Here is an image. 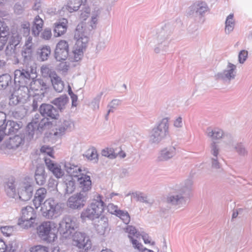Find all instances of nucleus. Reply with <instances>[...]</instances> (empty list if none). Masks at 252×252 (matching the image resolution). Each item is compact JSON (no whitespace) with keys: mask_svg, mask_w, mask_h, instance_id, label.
<instances>
[{"mask_svg":"<svg viewBox=\"0 0 252 252\" xmlns=\"http://www.w3.org/2000/svg\"><path fill=\"white\" fill-rule=\"evenodd\" d=\"M220 151V147L219 144L213 141L210 145V152L213 157H218Z\"/></svg>","mask_w":252,"mask_h":252,"instance_id":"09e8293b","label":"nucleus"},{"mask_svg":"<svg viewBox=\"0 0 252 252\" xmlns=\"http://www.w3.org/2000/svg\"><path fill=\"white\" fill-rule=\"evenodd\" d=\"M36 77V76L31 77L29 72L24 69L22 70L17 69L14 72V79H35Z\"/></svg>","mask_w":252,"mask_h":252,"instance_id":"a19ab883","label":"nucleus"},{"mask_svg":"<svg viewBox=\"0 0 252 252\" xmlns=\"http://www.w3.org/2000/svg\"><path fill=\"white\" fill-rule=\"evenodd\" d=\"M30 252H49L48 248L41 245H37L32 247Z\"/></svg>","mask_w":252,"mask_h":252,"instance_id":"0e129e2a","label":"nucleus"},{"mask_svg":"<svg viewBox=\"0 0 252 252\" xmlns=\"http://www.w3.org/2000/svg\"><path fill=\"white\" fill-rule=\"evenodd\" d=\"M169 134V119L163 118L151 131L149 142L152 144H158Z\"/></svg>","mask_w":252,"mask_h":252,"instance_id":"39448f33","label":"nucleus"},{"mask_svg":"<svg viewBox=\"0 0 252 252\" xmlns=\"http://www.w3.org/2000/svg\"><path fill=\"white\" fill-rule=\"evenodd\" d=\"M107 210L108 211L112 214H114L116 216L118 213V211L120 210L118 209L117 206L114 205L113 204L110 203L107 206Z\"/></svg>","mask_w":252,"mask_h":252,"instance_id":"69168bd1","label":"nucleus"},{"mask_svg":"<svg viewBox=\"0 0 252 252\" xmlns=\"http://www.w3.org/2000/svg\"><path fill=\"white\" fill-rule=\"evenodd\" d=\"M12 245H6L4 241L0 239V252H14Z\"/></svg>","mask_w":252,"mask_h":252,"instance_id":"5fc2aeb1","label":"nucleus"},{"mask_svg":"<svg viewBox=\"0 0 252 252\" xmlns=\"http://www.w3.org/2000/svg\"><path fill=\"white\" fill-rule=\"evenodd\" d=\"M21 37L18 34H13L9 40V44L15 47L20 43Z\"/></svg>","mask_w":252,"mask_h":252,"instance_id":"6e6d98bb","label":"nucleus"},{"mask_svg":"<svg viewBox=\"0 0 252 252\" xmlns=\"http://www.w3.org/2000/svg\"><path fill=\"white\" fill-rule=\"evenodd\" d=\"M68 101V98L66 95H63L55 98L52 103L62 111L65 108V106Z\"/></svg>","mask_w":252,"mask_h":252,"instance_id":"4c0bfd02","label":"nucleus"},{"mask_svg":"<svg viewBox=\"0 0 252 252\" xmlns=\"http://www.w3.org/2000/svg\"><path fill=\"white\" fill-rule=\"evenodd\" d=\"M36 217L35 210L31 206H27L21 210V217L18 224L25 229L32 227L35 223Z\"/></svg>","mask_w":252,"mask_h":252,"instance_id":"6e6552de","label":"nucleus"},{"mask_svg":"<svg viewBox=\"0 0 252 252\" xmlns=\"http://www.w3.org/2000/svg\"><path fill=\"white\" fill-rule=\"evenodd\" d=\"M33 50L34 47H30L28 45L23 46L21 52L23 64H28L32 61Z\"/></svg>","mask_w":252,"mask_h":252,"instance_id":"c756f323","label":"nucleus"},{"mask_svg":"<svg viewBox=\"0 0 252 252\" xmlns=\"http://www.w3.org/2000/svg\"><path fill=\"white\" fill-rule=\"evenodd\" d=\"M18 84L17 80H0V90L7 88L10 92H12V90L17 89Z\"/></svg>","mask_w":252,"mask_h":252,"instance_id":"2f4dec72","label":"nucleus"},{"mask_svg":"<svg viewBox=\"0 0 252 252\" xmlns=\"http://www.w3.org/2000/svg\"><path fill=\"white\" fill-rule=\"evenodd\" d=\"M51 125V123L49 121L47 118H43L37 126H35L37 130L39 132H41L45 129L48 128Z\"/></svg>","mask_w":252,"mask_h":252,"instance_id":"37998d69","label":"nucleus"},{"mask_svg":"<svg viewBox=\"0 0 252 252\" xmlns=\"http://www.w3.org/2000/svg\"><path fill=\"white\" fill-rule=\"evenodd\" d=\"M206 133L208 137L212 138V140H219L221 138H228L229 140V135H225L223 131L218 128H212L208 127L207 128Z\"/></svg>","mask_w":252,"mask_h":252,"instance_id":"5701e85b","label":"nucleus"},{"mask_svg":"<svg viewBox=\"0 0 252 252\" xmlns=\"http://www.w3.org/2000/svg\"><path fill=\"white\" fill-rule=\"evenodd\" d=\"M39 112L44 118L49 117L51 119H58L59 117V111L49 104H42L39 107Z\"/></svg>","mask_w":252,"mask_h":252,"instance_id":"4468645a","label":"nucleus"},{"mask_svg":"<svg viewBox=\"0 0 252 252\" xmlns=\"http://www.w3.org/2000/svg\"><path fill=\"white\" fill-rule=\"evenodd\" d=\"M88 198V193L79 192L70 196L67 200V204L71 209H80L85 206Z\"/></svg>","mask_w":252,"mask_h":252,"instance_id":"9b49d317","label":"nucleus"},{"mask_svg":"<svg viewBox=\"0 0 252 252\" xmlns=\"http://www.w3.org/2000/svg\"><path fill=\"white\" fill-rule=\"evenodd\" d=\"M38 131L37 130L36 126L32 123H29L27 126V138L31 140L34 134L37 133Z\"/></svg>","mask_w":252,"mask_h":252,"instance_id":"de8ad7c7","label":"nucleus"},{"mask_svg":"<svg viewBox=\"0 0 252 252\" xmlns=\"http://www.w3.org/2000/svg\"><path fill=\"white\" fill-rule=\"evenodd\" d=\"M177 149L175 146L170 145L161 149L158 153L157 159L158 161H166L175 156Z\"/></svg>","mask_w":252,"mask_h":252,"instance_id":"ddd939ff","label":"nucleus"},{"mask_svg":"<svg viewBox=\"0 0 252 252\" xmlns=\"http://www.w3.org/2000/svg\"><path fill=\"white\" fill-rule=\"evenodd\" d=\"M104 203L102 196L97 193L94 194L91 203L81 213V218L93 220L98 218L104 211Z\"/></svg>","mask_w":252,"mask_h":252,"instance_id":"7ed1b4c3","label":"nucleus"},{"mask_svg":"<svg viewBox=\"0 0 252 252\" xmlns=\"http://www.w3.org/2000/svg\"><path fill=\"white\" fill-rule=\"evenodd\" d=\"M105 14L106 13L102 8L95 7L92 13V18L90 24H86L83 22H81V23L85 24L86 26L89 28L91 33L92 30L95 27V24L97 23V19L99 18H103Z\"/></svg>","mask_w":252,"mask_h":252,"instance_id":"6ab92c4d","label":"nucleus"},{"mask_svg":"<svg viewBox=\"0 0 252 252\" xmlns=\"http://www.w3.org/2000/svg\"><path fill=\"white\" fill-rule=\"evenodd\" d=\"M90 30L83 23H79L74 31V38L76 43L71 53L69 52V45L64 40H60L56 45L54 58L57 61L63 62L67 58L72 62H78L83 57L90 39Z\"/></svg>","mask_w":252,"mask_h":252,"instance_id":"f257e3e1","label":"nucleus"},{"mask_svg":"<svg viewBox=\"0 0 252 252\" xmlns=\"http://www.w3.org/2000/svg\"><path fill=\"white\" fill-rule=\"evenodd\" d=\"M102 156L107 157L110 159L115 158L117 156V153H115L114 150L112 148H106L101 151Z\"/></svg>","mask_w":252,"mask_h":252,"instance_id":"49530a36","label":"nucleus"},{"mask_svg":"<svg viewBox=\"0 0 252 252\" xmlns=\"http://www.w3.org/2000/svg\"><path fill=\"white\" fill-rule=\"evenodd\" d=\"M102 95V93L98 94L96 97L94 98L92 102V105L94 110L98 109L99 108V103Z\"/></svg>","mask_w":252,"mask_h":252,"instance_id":"e2e57ef3","label":"nucleus"},{"mask_svg":"<svg viewBox=\"0 0 252 252\" xmlns=\"http://www.w3.org/2000/svg\"><path fill=\"white\" fill-rule=\"evenodd\" d=\"M40 151L41 153H46L47 155L52 157L53 150L50 147L47 146H43L41 147Z\"/></svg>","mask_w":252,"mask_h":252,"instance_id":"338daca9","label":"nucleus"},{"mask_svg":"<svg viewBox=\"0 0 252 252\" xmlns=\"http://www.w3.org/2000/svg\"><path fill=\"white\" fill-rule=\"evenodd\" d=\"M234 140L231 136H229V141L227 142L228 144H232L234 151L241 156H245L247 155L248 152L244 144L241 142L233 144Z\"/></svg>","mask_w":252,"mask_h":252,"instance_id":"bb28decb","label":"nucleus"},{"mask_svg":"<svg viewBox=\"0 0 252 252\" xmlns=\"http://www.w3.org/2000/svg\"><path fill=\"white\" fill-rule=\"evenodd\" d=\"M54 89L58 93L62 92L64 89V83L62 80H50Z\"/></svg>","mask_w":252,"mask_h":252,"instance_id":"8fccbe9b","label":"nucleus"},{"mask_svg":"<svg viewBox=\"0 0 252 252\" xmlns=\"http://www.w3.org/2000/svg\"><path fill=\"white\" fill-rule=\"evenodd\" d=\"M78 226L79 223L75 217L66 215L59 222L58 231L63 238H70Z\"/></svg>","mask_w":252,"mask_h":252,"instance_id":"423d86ee","label":"nucleus"},{"mask_svg":"<svg viewBox=\"0 0 252 252\" xmlns=\"http://www.w3.org/2000/svg\"><path fill=\"white\" fill-rule=\"evenodd\" d=\"M182 193H170L166 197L167 203L177 206L178 208L184 206L186 204V199Z\"/></svg>","mask_w":252,"mask_h":252,"instance_id":"dca6fc26","label":"nucleus"},{"mask_svg":"<svg viewBox=\"0 0 252 252\" xmlns=\"http://www.w3.org/2000/svg\"><path fill=\"white\" fill-rule=\"evenodd\" d=\"M44 161L48 169L51 171L53 175L57 178L62 177L64 175V171L62 169V165L54 163L50 158H45Z\"/></svg>","mask_w":252,"mask_h":252,"instance_id":"f3484780","label":"nucleus"},{"mask_svg":"<svg viewBox=\"0 0 252 252\" xmlns=\"http://www.w3.org/2000/svg\"><path fill=\"white\" fill-rule=\"evenodd\" d=\"M231 80H211V87L215 88H225L230 84Z\"/></svg>","mask_w":252,"mask_h":252,"instance_id":"58836bf2","label":"nucleus"},{"mask_svg":"<svg viewBox=\"0 0 252 252\" xmlns=\"http://www.w3.org/2000/svg\"><path fill=\"white\" fill-rule=\"evenodd\" d=\"M62 205L53 197L49 198L42 204L40 208L42 215L48 219H55L62 214L63 210Z\"/></svg>","mask_w":252,"mask_h":252,"instance_id":"20e7f679","label":"nucleus"},{"mask_svg":"<svg viewBox=\"0 0 252 252\" xmlns=\"http://www.w3.org/2000/svg\"><path fill=\"white\" fill-rule=\"evenodd\" d=\"M22 28L24 36H28L30 32V24L29 23L23 24L22 25Z\"/></svg>","mask_w":252,"mask_h":252,"instance_id":"774afa93","label":"nucleus"},{"mask_svg":"<svg viewBox=\"0 0 252 252\" xmlns=\"http://www.w3.org/2000/svg\"><path fill=\"white\" fill-rule=\"evenodd\" d=\"M87 0H68L67 9L72 11H77L80 7L83 5H84Z\"/></svg>","mask_w":252,"mask_h":252,"instance_id":"f704fd0d","label":"nucleus"},{"mask_svg":"<svg viewBox=\"0 0 252 252\" xmlns=\"http://www.w3.org/2000/svg\"><path fill=\"white\" fill-rule=\"evenodd\" d=\"M16 183L13 179L9 180L5 185V189L7 195L11 197L17 199V194L16 187H17Z\"/></svg>","mask_w":252,"mask_h":252,"instance_id":"393cba45","label":"nucleus"},{"mask_svg":"<svg viewBox=\"0 0 252 252\" xmlns=\"http://www.w3.org/2000/svg\"><path fill=\"white\" fill-rule=\"evenodd\" d=\"M24 142V139L19 135L10 136L6 143V147L9 149H16Z\"/></svg>","mask_w":252,"mask_h":252,"instance_id":"7c9ffc66","label":"nucleus"},{"mask_svg":"<svg viewBox=\"0 0 252 252\" xmlns=\"http://www.w3.org/2000/svg\"><path fill=\"white\" fill-rule=\"evenodd\" d=\"M116 216L120 218L126 224H128L130 221V216L126 211L120 210Z\"/></svg>","mask_w":252,"mask_h":252,"instance_id":"3c124183","label":"nucleus"},{"mask_svg":"<svg viewBox=\"0 0 252 252\" xmlns=\"http://www.w3.org/2000/svg\"><path fill=\"white\" fill-rule=\"evenodd\" d=\"M234 24L233 14H230L227 17L225 21V31L226 32L227 31L228 33L232 31Z\"/></svg>","mask_w":252,"mask_h":252,"instance_id":"a18cd8bd","label":"nucleus"},{"mask_svg":"<svg viewBox=\"0 0 252 252\" xmlns=\"http://www.w3.org/2000/svg\"><path fill=\"white\" fill-rule=\"evenodd\" d=\"M43 80H32V81L30 82V84L29 86H27L25 84H27V83H26L25 80L24 81V83L23 84H21V85H25L26 86L28 87L29 88V90H32V91L35 90L37 91L39 89L38 87H36V84H42V86H43Z\"/></svg>","mask_w":252,"mask_h":252,"instance_id":"603ef678","label":"nucleus"},{"mask_svg":"<svg viewBox=\"0 0 252 252\" xmlns=\"http://www.w3.org/2000/svg\"><path fill=\"white\" fill-rule=\"evenodd\" d=\"M57 224L53 221L42 222L37 228V232L42 240L51 242L57 238L56 235Z\"/></svg>","mask_w":252,"mask_h":252,"instance_id":"0eeeda50","label":"nucleus"},{"mask_svg":"<svg viewBox=\"0 0 252 252\" xmlns=\"http://www.w3.org/2000/svg\"><path fill=\"white\" fill-rule=\"evenodd\" d=\"M46 196L47 190L44 188H40L36 190L33 199V204L36 209L41 207Z\"/></svg>","mask_w":252,"mask_h":252,"instance_id":"4be33fe9","label":"nucleus"},{"mask_svg":"<svg viewBox=\"0 0 252 252\" xmlns=\"http://www.w3.org/2000/svg\"><path fill=\"white\" fill-rule=\"evenodd\" d=\"M190 15L202 17L209 10L207 4L203 1H197L194 2L190 7Z\"/></svg>","mask_w":252,"mask_h":252,"instance_id":"2eb2a0df","label":"nucleus"},{"mask_svg":"<svg viewBox=\"0 0 252 252\" xmlns=\"http://www.w3.org/2000/svg\"><path fill=\"white\" fill-rule=\"evenodd\" d=\"M108 226L107 220L105 218H101L96 224V229L99 233L103 234Z\"/></svg>","mask_w":252,"mask_h":252,"instance_id":"c03bdc74","label":"nucleus"},{"mask_svg":"<svg viewBox=\"0 0 252 252\" xmlns=\"http://www.w3.org/2000/svg\"><path fill=\"white\" fill-rule=\"evenodd\" d=\"M236 74V66L228 63L226 69L221 73L217 74L218 79H234Z\"/></svg>","mask_w":252,"mask_h":252,"instance_id":"412c9836","label":"nucleus"},{"mask_svg":"<svg viewBox=\"0 0 252 252\" xmlns=\"http://www.w3.org/2000/svg\"><path fill=\"white\" fill-rule=\"evenodd\" d=\"M43 25V20L39 16H36L34 19L32 30V33L34 36L38 35L39 32L42 30Z\"/></svg>","mask_w":252,"mask_h":252,"instance_id":"e433bc0d","label":"nucleus"},{"mask_svg":"<svg viewBox=\"0 0 252 252\" xmlns=\"http://www.w3.org/2000/svg\"><path fill=\"white\" fill-rule=\"evenodd\" d=\"M106 47V43L104 39L100 38L96 45L95 53L98 54L100 51L104 50Z\"/></svg>","mask_w":252,"mask_h":252,"instance_id":"4d7b16f0","label":"nucleus"},{"mask_svg":"<svg viewBox=\"0 0 252 252\" xmlns=\"http://www.w3.org/2000/svg\"><path fill=\"white\" fill-rule=\"evenodd\" d=\"M41 73L43 78L59 79L55 70L49 65L42 66L41 67Z\"/></svg>","mask_w":252,"mask_h":252,"instance_id":"473e14b6","label":"nucleus"},{"mask_svg":"<svg viewBox=\"0 0 252 252\" xmlns=\"http://www.w3.org/2000/svg\"><path fill=\"white\" fill-rule=\"evenodd\" d=\"M133 196L136 198L137 200L139 202L145 203L146 204L151 203L149 199H148L147 197L142 193H135L133 194Z\"/></svg>","mask_w":252,"mask_h":252,"instance_id":"052dcab7","label":"nucleus"},{"mask_svg":"<svg viewBox=\"0 0 252 252\" xmlns=\"http://www.w3.org/2000/svg\"><path fill=\"white\" fill-rule=\"evenodd\" d=\"M122 101L118 99H114L112 100L109 103L108 106L110 109L108 110L107 114V116L109 114L110 112H113V109L116 108L117 106L121 104Z\"/></svg>","mask_w":252,"mask_h":252,"instance_id":"13d9d810","label":"nucleus"},{"mask_svg":"<svg viewBox=\"0 0 252 252\" xmlns=\"http://www.w3.org/2000/svg\"><path fill=\"white\" fill-rule=\"evenodd\" d=\"M16 48L8 44L5 49V54L8 57H15L16 55Z\"/></svg>","mask_w":252,"mask_h":252,"instance_id":"680f3d73","label":"nucleus"},{"mask_svg":"<svg viewBox=\"0 0 252 252\" xmlns=\"http://www.w3.org/2000/svg\"><path fill=\"white\" fill-rule=\"evenodd\" d=\"M65 192L66 193L70 194L73 192L76 187L75 181L73 178H70V180H66L65 181Z\"/></svg>","mask_w":252,"mask_h":252,"instance_id":"79ce46f5","label":"nucleus"},{"mask_svg":"<svg viewBox=\"0 0 252 252\" xmlns=\"http://www.w3.org/2000/svg\"><path fill=\"white\" fill-rule=\"evenodd\" d=\"M193 183L192 179H187L181 184L180 187L176 186L175 189L183 194L188 193L191 191Z\"/></svg>","mask_w":252,"mask_h":252,"instance_id":"72a5a7b5","label":"nucleus"},{"mask_svg":"<svg viewBox=\"0 0 252 252\" xmlns=\"http://www.w3.org/2000/svg\"><path fill=\"white\" fill-rule=\"evenodd\" d=\"M32 193L33 187L30 184L23 183L18 186L17 199L27 201L32 198Z\"/></svg>","mask_w":252,"mask_h":252,"instance_id":"f8f14e48","label":"nucleus"},{"mask_svg":"<svg viewBox=\"0 0 252 252\" xmlns=\"http://www.w3.org/2000/svg\"><path fill=\"white\" fill-rule=\"evenodd\" d=\"M25 80H18V87L16 90H12L13 92L9 98V104L11 106H15L20 102H24L30 96L29 88L23 84Z\"/></svg>","mask_w":252,"mask_h":252,"instance_id":"1a4fd4ad","label":"nucleus"},{"mask_svg":"<svg viewBox=\"0 0 252 252\" xmlns=\"http://www.w3.org/2000/svg\"><path fill=\"white\" fill-rule=\"evenodd\" d=\"M34 178L37 184L43 185L46 181V176L44 167L42 165L37 167L34 174Z\"/></svg>","mask_w":252,"mask_h":252,"instance_id":"c85d7f7f","label":"nucleus"},{"mask_svg":"<svg viewBox=\"0 0 252 252\" xmlns=\"http://www.w3.org/2000/svg\"><path fill=\"white\" fill-rule=\"evenodd\" d=\"M174 31V26L170 23H167L158 29L156 33L149 38V44L155 47V53H159L167 49L171 41V36Z\"/></svg>","mask_w":252,"mask_h":252,"instance_id":"f03ea898","label":"nucleus"},{"mask_svg":"<svg viewBox=\"0 0 252 252\" xmlns=\"http://www.w3.org/2000/svg\"><path fill=\"white\" fill-rule=\"evenodd\" d=\"M51 48L49 46H43L38 49L37 58L38 60L44 62L47 61L51 56Z\"/></svg>","mask_w":252,"mask_h":252,"instance_id":"cd10ccee","label":"nucleus"},{"mask_svg":"<svg viewBox=\"0 0 252 252\" xmlns=\"http://www.w3.org/2000/svg\"><path fill=\"white\" fill-rule=\"evenodd\" d=\"M61 164L62 166L64 167L67 173L71 177V178H77L83 173H82V171L81 167L78 165L70 162L61 163Z\"/></svg>","mask_w":252,"mask_h":252,"instance_id":"aec40b11","label":"nucleus"},{"mask_svg":"<svg viewBox=\"0 0 252 252\" xmlns=\"http://www.w3.org/2000/svg\"><path fill=\"white\" fill-rule=\"evenodd\" d=\"M20 128V126L14 121H8L3 126V130L5 135H12L17 133Z\"/></svg>","mask_w":252,"mask_h":252,"instance_id":"a878e982","label":"nucleus"},{"mask_svg":"<svg viewBox=\"0 0 252 252\" xmlns=\"http://www.w3.org/2000/svg\"><path fill=\"white\" fill-rule=\"evenodd\" d=\"M248 57V52L245 50L240 51L238 54V62L241 64H243L247 60Z\"/></svg>","mask_w":252,"mask_h":252,"instance_id":"bf43d9fd","label":"nucleus"},{"mask_svg":"<svg viewBox=\"0 0 252 252\" xmlns=\"http://www.w3.org/2000/svg\"><path fill=\"white\" fill-rule=\"evenodd\" d=\"M72 237L73 245L78 249L85 250L91 249V241L85 233L76 231L72 235Z\"/></svg>","mask_w":252,"mask_h":252,"instance_id":"9d476101","label":"nucleus"},{"mask_svg":"<svg viewBox=\"0 0 252 252\" xmlns=\"http://www.w3.org/2000/svg\"><path fill=\"white\" fill-rule=\"evenodd\" d=\"M80 192L87 193L92 188V181L89 175L82 173L77 177Z\"/></svg>","mask_w":252,"mask_h":252,"instance_id":"a211bd4d","label":"nucleus"},{"mask_svg":"<svg viewBox=\"0 0 252 252\" xmlns=\"http://www.w3.org/2000/svg\"><path fill=\"white\" fill-rule=\"evenodd\" d=\"M84 156H85L89 160H94V162H97L98 160V154L97 153V151L94 147L89 149L85 152Z\"/></svg>","mask_w":252,"mask_h":252,"instance_id":"ea45409f","label":"nucleus"},{"mask_svg":"<svg viewBox=\"0 0 252 252\" xmlns=\"http://www.w3.org/2000/svg\"><path fill=\"white\" fill-rule=\"evenodd\" d=\"M67 20L66 19H62L54 24V35L58 37L63 34L67 30Z\"/></svg>","mask_w":252,"mask_h":252,"instance_id":"b1692460","label":"nucleus"},{"mask_svg":"<svg viewBox=\"0 0 252 252\" xmlns=\"http://www.w3.org/2000/svg\"><path fill=\"white\" fill-rule=\"evenodd\" d=\"M9 35V29L7 26L0 27V51L3 48L8 40Z\"/></svg>","mask_w":252,"mask_h":252,"instance_id":"c9c22d12","label":"nucleus"},{"mask_svg":"<svg viewBox=\"0 0 252 252\" xmlns=\"http://www.w3.org/2000/svg\"><path fill=\"white\" fill-rule=\"evenodd\" d=\"M16 228L14 226H3L0 227L2 234L6 236L12 235V233L16 230Z\"/></svg>","mask_w":252,"mask_h":252,"instance_id":"864d4df0","label":"nucleus"}]
</instances>
